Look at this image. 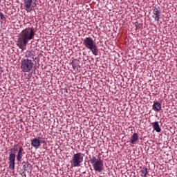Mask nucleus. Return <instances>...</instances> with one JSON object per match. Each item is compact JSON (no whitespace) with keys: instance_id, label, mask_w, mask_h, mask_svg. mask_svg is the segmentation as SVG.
<instances>
[{"instance_id":"f257e3e1","label":"nucleus","mask_w":177,"mask_h":177,"mask_svg":"<svg viewBox=\"0 0 177 177\" xmlns=\"http://www.w3.org/2000/svg\"><path fill=\"white\" fill-rule=\"evenodd\" d=\"M35 36V30L33 28H27L21 31L17 41V46L24 50L27 48V45L28 42L31 41V39H34V37Z\"/></svg>"},{"instance_id":"f03ea898","label":"nucleus","mask_w":177,"mask_h":177,"mask_svg":"<svg viewBox=\"0 0 177 177\" xmlns=\"http://www.w3.org/2000/svg\"><path fill=\"white\" fill-rule=\"evenodd\" d=\"M83 45L88 50H91L94 56H97L99 55V48H97V45L96 41L93 39L92 37H88L83 39Z\"/></svg>"},{"instance_id":"7ed1b4c3","label":"nucleus","mask_w":177,"mask_h":177,"mask_svg":"<svg viewBox=\"0 0 177 177\" xmlns=\"http://www.w3.org/2000/svg\"><path fill=\"white\" fill-rule=\"evenodd\" d=\"M27 59H32L35 63H38L39 66H41L42 68H44V65L45 64V57H44L43 53L39 54L37 55L35 53V51L31 50L26 53Z\"/></svg>"},{"instance_id":"20e7f679","label":"nucleus","mask_w":177,"mask_h":177,"mask_svg":"<svg viewBox=\"0 0 177 177\" xmlns=\"http://www.w3.org/2000/svg\"><path fill=\"white\" fill-rule=\"evenodd\" d=\"M89 162L92 164L95 172H102L103 171L104 164L102 160H97L96 157L93 156L90 158Z\"/></svg>"},{"instance_id":"39448f33","label":"nucleus","mask_w":177,"mask_h":177,"mask_svg":"<svg viewBox=\"0 0 177 177\" xmlns=\"http://www.w3.org/2000/svg\"><path fill=\"white\" fill-rule=\"evenodd\" d=\"M83 161L84 156L82 155V153L79 152L74 153L71 161V167H81V164H82Z\"/></svg>"},{"instance_id":"423d86ee","label":"nucleus","mask_w":177,"mask_h":177,"mask_svg":"<svg viewBox=\"0 0 177 177\" xmlns=\"http://www.w3.org/2000/svg\"><path fill=\"white\" fill-rule=\"evenodd\" d=\"M34 62L30 59H25L21 63V68L23 73H30L34 68Z\"/></svg>"},{"instance_id":"0eeeda50","label":"nucleus","mask_w":177,"mask_h":177,"mask_svg":"<svg viewBox=\"0 0 177 177\" xmlns=\"http://www.w3.org/2000/svg\"><path fill=\"white\" fill-rule=\"evenodd\" d=\"M8 168L9 169H10V171H13L15 169V165L16 164L15 162L16 161V154L13 153H10L8 157Z\"/></svg>"},{"instance_id":"6e6552de","label":"nucleus","mask_w":177,"mask_h":177,"mask_svg":"<svg viewBox=\"0 0 177 177\" xmlns=\"http://www.w3.org/2000/svg\"><path fill=\"white\" fill-rule=\"evenodd\" d=\"M34 0H24V8L27 12H31L32 10V1Z\"/></svg>"},{"instance_id":"1a4fd4ad","label":"nucleus","mask_w":177,"mask_h":177,"mask_svg":"<svg viewBox=\"0 0 177 177\" xmlns=\"http://www.w3.org/2000/svg\"><path fill=\"white\" fill-rule=\"evenodd\" d=\"M153 17L156 21H160V17H161V11L156 7H153Z\"/></svg>"},{"instance_id":"9d476101","label":"nucleus","mask_w":177,"mask_h":177,"mask_svg":"<svg viewBox=\"0 0 177 177\" xmlns=\"http://www.w3.org/2000/svg\"><path fill=\"white\" fill-rule=\"evenodd\" d=\"M152 109L153 111L158 113L161 111V110H162V104L159 102H153V104L152 105Z\"/></svg>"},{"instance_id":"9b49d317","label":"nucleus","mask_w":177,"mask_h":177,"mask_svg":"<svg viewBox=\"0 0 177 177\" xmlns=\"http://www.w3.org/2000/svg\"><path fill=\"white\" fill-rule=\"evenodd\" d=\"M41 143H45L44 138H41L40 140L35 138L32 140L31 145L33 146V147H38Z\"/></svg>"},{"instance_id":"f8f14e48","label":"nucleus","mask_w":177,"mask_h":177,"mask_svg":"<svg viewBox=\"0 0 177 177\" xmlns=\"http://www.w3.org/2000/svg\"><path fill=\"white\" fill-rule=\"evenodd\" d=\"M26 154V153H24V149H23V147H20L19 150H18V153L17 155V160L19 162L21 161V158H23V155Z\"/></svg>"},{"instance_id":"ddd939ff","label":"nucleus","mask_w":177,"mask_h":177,"mask_svg":"<svg viewBox=\"0 0 177 177\" xmlns=\"http://www.w3.org/2000/svg\"><path fill=\"white\" fill-rule=\"evenodd\" d=\"M139 140V135H138V133H134L130 138L129 142L131 145H135V143H136V142H138V140Z\"/></svg>"},{"instance_id":"4468645a","label":"nucleus","mask_w":177,"mask_h":177,"mask_svg":"<svg viewBox=\"0 0 177 177\" xmlns=\"http://www.w3.org/2000/svg\"><path fill=\"white\" fill-rule=\"evenodd\" d=\"M151 125L156 132H161V128L160 127V124H158V122H152Z\"/></svg>"},{"instance_id":"2eb2a0df","label":"nucleus","mask_w":177,"mask_h":177,"mask_svg":"<svg viewBox=\"0 0 177 177\" xmlns=\"http://www.w3.org/2000/svg\"><path fill=\"white\" fill-rule=\"evenodd\" d=\"M140 172L142 177H147V174H149V171H147V167H142V169L140 170Z\"/></svg>"},{"instance_id":"dca6fc26","label":"nucleus","mask_w":177,"mask_h":177,"mask_svg":"<svg viewBox=\"0 0 177 177\" xmlns=\"http://www.w3.org/2000/svg\"><path fill=\"white\" fill-rule=\"evenodd\" d=\"M22 165L24 171H27V168H31V165L28 162H22Z\"/></svg>"},{"instance_id":"f3484780","label":"nucleus","mask_w":177,"mask_h":177,"mask_svg":"<svg viewBox=\"0 0 177 177\" xmlns=\"http://www.w3.org/2000/svg\"><path fill=\"white\" fill-rule=\"evenodd\" d=\"M77 66H78V64H77V62H75V61L72 62V67H73V68H74V70H75V68H77Z\"/></svg>"},{"instance_id":"a211bd4d","label":"nucleus","mask_w":177,"mask_h":177,"mask_svg":"<svg viewBox=\"0 0 177 177\" xmlns=\"http://www.w3.org/2000/svg\"><path fill=\"white\" fill-rule=\"evenodd\" d=\"M136 28H142L143 27V25L142 24H136Z\"/></svg>"},{"instance_id":"6ab92c4d","label":"nucleus","mask_w":177,"mask_h":177,"mask_svg":"<svg viewBox=\"0 0 177 177\" xmlns=\"http://www.w3.org/2000/svg\"><path fill=\"white\" fill-rule=\"evenodd\" d=\"M19 144L14 146V151H18Z\"/></svg>"},{"instance_id":"aec40b11","label":"nucleus","mask_w":177,"mask_h":177,"mask_svg":"<svg viewBox=\"0 0 177 177\" xmlns=\"http://www.w3.org/2000/svg\"><path fill=\"white\" fill-rule=\"evenodd\" d=\"M0 17H1V20H5V15H3V13H0Z\"/></svg>"},{"instance_id":"412c9836","label":"nucleus","mask_w":177,"mask_h":177,"mask_svg":"<svg viewBox=\"0 0 177 177\" xmlns=\"http://www.w3.org/2000/svg\"><path fill=\"white\" fill-rule=\"evenodd\" d=\"M41 53H44V50H45V46H41Z\"/></svg>"},{"instance_id":"4be33fe9","label":"nucleus","mask_w":177,"mask_h":177,"mask_svg":"<svg viewBox=\"0 0 177 177\" xmlns=\"http://www.w3.org/2000/svg\"><path fill=\"white\" fill-rule=\"evenodd\" d=\"M40 1V3H45V0H39Z\"/></svg>"},{"instance_id":"5701e85b","label":"nucleus","mask_w":177,"mask_h":177,"mask_svg":"<svg viewBox=\"0 0 177 177\" xmlns=\"http://www.w3.org/2000/svg\"><path fill=\"white\" fill-rule=\"evenodd\" d=\"M3 71H2V69L0 68V75L1 74H2Z\"/></svg>"}]
</instances>
